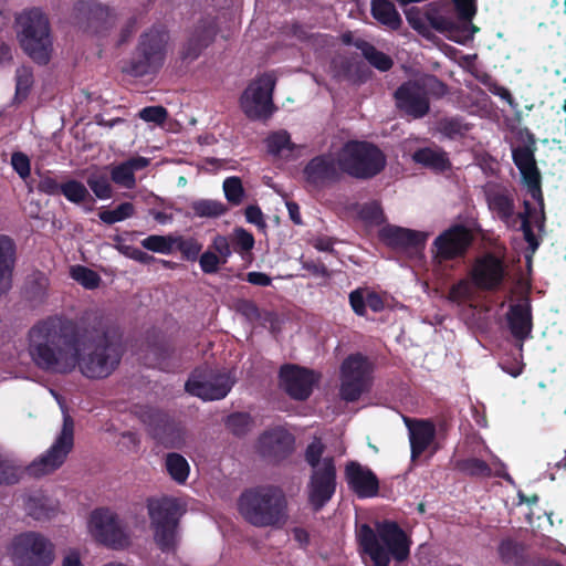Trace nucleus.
<instances>
[{
    "mask_svg": "<svg viewBox=\"0 0 566 566\" xmlns=\"http://www.w3.org/2000/svg\"><path fill=\"white\" fill-rule=\"evenodd\" d=\"M254 237L251 232L243 228H237L233 232L232 245L233 251L244 258L245 253H250L254 248Z\"/></svg>",
    "mask_w": 566,
    "mask_h": 566,
    "instance_id": "obj_56",
    "label": "nucleus"
},
{
    "mask_svg": "<svg viewBox=\"0 0 566 566\" xmlns=\"http://www.w3.org/2000/svg\"><path fill=\"white\" fill-rule=\"evenodd\" d=\"M497 551L501 560L505 564L518 565L523 559V545L512 538L503 539Z\"/></svg>",
    "mask_w": 566,
    "mask_h": 566,
    "instance_id": "obj_47",
    "label": "nucleus"
},
{
    "mask_svg": "<svg viewBox=\"0 0 566 566\" xmlns=\"http://www.w3.org/2000/svg\"><path fill=\"white\" fill-rule=\"evenodd\" d=\"M146 506L155 544L163 553H175L179 543V522L184 514L180 502L169 496L149 497Z\"/></svg>",
    "mask_w": 566,
    "mask_h": 566,
    "instance_id": "obj_5",
    "label": "nucleus"
},
{
    "mask_svg": "<svg viewBox=\"0 0 566 566\" xmlns=\"http://www.w3.org/2000/svg\"><path fill=\"white\" fill-rule=\"evenodd\" d=\"M275 78L271 74H263L252 81L240 97V107L251 120H266L276 111L273 103Z\"/></svg>",
    "mask_w": 566,
    "mask_h": 566,
    "instance_id": "obj_11",
    "label": "nucleus"
},
{
    "mask_svg": "<svg viewBox=\"0 0 566 566\" xmlns=\"http://www.w3.org/2000/svg\"><path fill=\"white\" fill-rule=\"evenodd\" d=\"M428 234L421 231L387 224L379 230V239L387 247L402 251H421Z\"/></svg>",
    "mask_w": 566,
    "mask_h": 566,
    "instance_id": "obj_26",
    "label": "nucleus"
},
{
    "mask_svg": "<svg viewBox=\"0 0 566 566\" xmlns=\"http://www.w3.org/2000/svg\"><path fill=\"white\" fill-rule=\"evenodd\" d=\"M473 240V233L468 227L460 223L452 224L432 242L431 252L434 263L441 265L448 261L464 259Z\"/></svg>",
    "mask_w": 566,
    "mask_h": 566,
    "instance_id": "obj_14",
    "label": "nucleus"
},
{
    "mask_svg": "<svg viewBox=\"0 0 566 566\" xmlns=\"http://www.w3.org/2000/svg\"><path fill=\"white\" fill-rule=\"evenodd\" d=\"M473 297V290L470 282L462 279L454 283L449 291V298L452 302H465Z\"/></svg>",
    "mask_w": 566,
    "mask_h": 566,
    "instance_id": "obj_63",
    "label": "nucleus"
},
{
    "mask_svg": "<svg viewBox=\"0 0 566 566\" xmlns=\"http://www.w3.org/2000/svg\"><path fill=\"white\" fill-rule=\"evenodd\" d=\"M345 480L348 488L359 497H374L379 491L377 475L357 461H349L345 467Z\"/></svg>",
    "mask_w": 566,
    "mask_h": 566,
    "instance_id": "obj_27",
    "label": "nucleus"
},
{
    "mask_svg": "<svg viewBox=\"0 0 566 566\" xmlns=\"http://www.w3.org/2000/svg\"><path fill=\"white\" fill-rule=\"evenodd\" d=\"M361 553L368 556L373 566H389L390 560L401 564L410 556L412 541L400 525L390 520L376 523V530L363 524L357 533Z\"/></svg>",
    "mask_w": 566,
    "mask_h": 566,
    "instance_id": "obj_2",
    "label": "nucleus"
},
{
    "mask_svg": "<svg viewBox=\"0 0 566 566\" xmlns=\"http://www.w3.org/2000/svg\"><path fill=\"white\" fill-rule=\"evenodd\" d=\"M176 237L151 234L142 241L143 248L148 251L169 254L175 248Z\"/></svg>",
    "mask_w": 566,
    "mask_h": 566,
    "instance_id": "obj_51",
    "label": "nucleus"
},
{
    "mask_svg": "<svg viewBox=\"0 0 566 566\" xmlns=\"http://www.w3.org/2000/svg\"><path fill=\"white\" fill-rule=\"evenodd\" d=\"M358 216L363 221L371 224L378 226L385 221L382 207L377 200L361 205L358 210Z\"/></svg>",
    "mask_w": 566,
    "mask_h": 566,
    "instance_id": "obj_55",
    "label": "nucleus"
},
{
    "mask_svg": "<svg viewBox=\"0 0 566 566\" xmlns=\"http://www.w3.org/2000/svg\"><path fill=\"white\" fill-rule=\"evenodd\" d=\"M396 108L407 117L420 119L430 112V99L420 91L418 82L408 80L394 92Z\"/></svg>",
    "mask_w": 566,
    "mask_h": 566,
    "instance_id": "obj_21",
    "label": "nucleus"
},
{
    "mask_svg": "<svg viewBox=\"0 0 566 566\" xmlns=\"http://www.w3.org/2000/svg\"><path fill=\"white\" fill-rule=\"evenodd\" d=\"M148 353L153 356L151 366L165 371L170 370V358L175 353V347L170 342L164 337L156 338L154 342L148 343Z\"/></svg>",
    "mask_w": 566,
    "mask_h": 566,
    "instance_id": "obj_37",
    "label": "nucleus"
},
{
    "mask_svg": "<svg viewBox=\"0 0 566 566\" xmlns=\"http://www.w3.org/2000/svg\"><path fill=\"white\" fill-rule=\"evenodd\" d=\"M233 384L228 373L212 369L205 364L192 370L185 388L187 392L202 400H220L230 392Z\"/></svg>",
    "mask_w": 566,
    "mask_h": 566,
    "instance_id": "obj_13",
    "label": "nucleus"
},
{
    "mask_svg": "<svg viewBox=\"0 0 566 566\" xmlns=\"http://www.w3.org/2000/svg\"><path fill=\"white\" fill-rule=\"evenodd\" d=\"M355 46L361 51L364 57L370 63V65L378 71L387 72L394 66L392 59L388 54L377 50L369 42L359 39L355 41Z\"/></svg>",
    "mask_w": 566,
    "mask_h": 566,
    "instance_id": "obj_38",
    "label": "nucleus"
},
{
    "mask_svg": "<svg viewBox=\"0 0 566 566\" xmlns=\"http://www.w3.org/2000/svg\"><path fill=\"white\" fill-rule=\"evenodd\" d=\"M505 277L503 261L493 253H486L476 259L472 271L473 284L483 291H494L501 286Z\"/></svg>",
    "mask_w": 566,
    "mask_h": 566,
    "instance_id": "obj_24",
    "label": "nucleus"
},
{
    "mask_svg": "<svg viewBox=\"0 0 566 566\" xmlns=\"http://www.w3.org/2000/svg\"><path fill=\"white\" fill-rule=\"evenodd\" d=\"M454 4L459 22L460 33L457 39H464L465 41L473 38L479 28L472 23L476 14V0H451Z\"/></svg>",
    "mask_w": 566,
    "mask_h": 566,
    "instance_id": "obj_32",
    "label": "nucleus"
},
{
    "mask_svg": "<svg viewBox=\"0 0 566 566\" xmlns=\"http://www.w3.org/2000/svg\"><path fill=\"white\" fill-rule=\"evenodd\" d=\"M253 423L252 416L244 411L232 412L224 420L226 428L238 438L247 436L251 431Z\"/></svg>",
    "mask_w": 566,
    "mask_h": 566,
    "instance_id": "obj_42",
    "label": "nucleus"
},
{
    "mask_svg": "<svg viewBox=\"0 0 566 566\" xmlns=\"http://www.w3.org/2000/svg\"><path fill=\"white\" fill-rule=\"evenodd\" d=\"M11 555L17 566H50L54 559V547L42 534L25 532L13 538Z\"/></svg>",
    "mask_w": 566,
    "mask_h": 566,
    "instance_id": "obj_12",
    "label": "nucleus"
},
{
    "mask_svg": "<svg viewBox=\"0 0 566 566\" xmlns=\"http://www.w3.org/2000/svg\"><path fill=\"white\" fill-rule=\"evenodd\" d=\"M75 22L86 30L99 33L113 24V14L107 6L94 0H80L74 4Z\"/></svg>",
    "mask_w": 566,
    "mask_h": 566,
    "instance_id": "obj_25",
    "label": "nucleus"
},
{
    "mask_svg": "<svg viewBox=\"0 0 566 566\" xmlns=\"http://www.w3.org/2000/svg\"><path fill=\"white\" fill-rule=\"evenodd\" d=\"M139 118L148 122L161 125L168 117V112L164 106H146L139 111Z\"/></svg>",
    "mask_w": 566,
    "mask_h": 566,
    "instance_id": "obj_64",
    "label": "nucleus"
},
{
    "mask_svg": "<svg viewBox=\"0 0 566 566\" xmlns=\"http://www.w3.org/2000/svg\"><path fill=\"white\" fill-rule=\"evenodd\" d=\"M60 190L61 195L71 203L82 205L87 200L94 202L87 187L77 179L67 178L63 180Z\"/></svg>",
    "mask_w": 566,
    "mask_h": 566,
    "instance_id": "obj_39",
    "label": "nucleus"
},
{
    "mask_svg": "<svg viewBox=\"0 0 566 566\" xmlns=\"http://www.w3.org/2000/svg\"><path fill=\"white\" fill-rule=\"evenodd\" d=\"M62 186V181H59L56 177L52 176L50 171L40 175L39 182L36 185V190L40 193H44L48 196H61L60 187Z\"/></svg>",
    "mask_w": 566,
    "mask_h": 566,
    "instance_id": "obj_62",
    "label": "nucleus"
},
{
    "mask_svg": "<svg viewBox=\"0 0 566 566\" xmlns=\"http://www.w3.org/2000/svg\"><path fill=\"white\" fill-rule=\"evenodd\" d=\"M218 24L214 18H201L187 40L181 44L178 59L181 64L189 65L195 62L216 39Z\"/></svg>",
    "mask_w": 566,
    "mask_h": 566,
    "instance_id": "obj_19",
    "label": "nucleus"
},
{
    "mask_svg": "<svg viewBox=\"0 0 566 566\" xmlns=\"http://www.w3.org/2000/svg\"><path fill=\"white\" fill-rule=\"evenodd\" d=\"M268 150L272 155H279L283 149H293L291 136L286 130L272 133L266 138Z\"/></svg>",
    "mask_w": 566,
    "mask_h": 566,
    "instance_id": "obj_60",
    "label": "nucleus"
},
{
    "mask_svg": "<svg viewBox=\"0 0 566 566\" xmlns=\"http://www.w3.org/2000/svg\"><path fill=\"white\" fill-rule=\"evenodd\" d=\"M455 470L471 478H490L492 475L491 467L479 458H465L457 460Z\"/></svg>",
    "mask_w": 566,
    "mask_h": 566,
    "instance_id": "obj_40",
    "label": "nucleus"
},
{
    "mask_svg": "<svg viewBox=\"0 0 566 566\" xmlns=\"http://www.w3.org/2000/svg\"><path fill=\"white\" fill-rule=\"evenodd\" d=\"M71 274L76 282L88 290L98 287L101 283V276L86 266L77 265L72 269Z\"/></svg>",
    "mask_w": 566,
    "mask_h": 566,
    "instance_id": "obj_57",
    "label": "nucleus"
},
{
    "mask_svg": "<svg viewBox=\"0 0 566 566\" xmlns=\"http://www.w3.org/2000/svg\"><path fill=\"white\" fill-rule=\"evenodd\" d=\"M471 128L472 125L459 116L444 117L438 123L439 132L450 139L464 137Z\"/></svg>",
    "mask_w": 566,
    "mask_h": 566,
    "instance_id": "obj_44",
    "label": "nucleus"
},
{
    "mask_svg": "<svg viewBox=\"0 0 566 566\" xmlns=\"http://www.w3.org/2000/svg\"><path fill=\"white\" fill-rule=\"evenodd\" d=\"M335 459L323 458L321 469L312 470L307 483L308 503L315 512L321 511L334 496L337 486Z\"/></svg>",
    "mask_w": 566,
    "mask_h": 566,
    "instance_id": "obj_16",
    "label": "nucleus"
},
{
    "mask_svg": "<svg viewBox=\"0 0 566 566\" xmlns=\"http://www.w3.org/2000/svg\"><path fill=\"white\" fill-rule=\"evenodd\" d=\"M535 139L531 136L530 145L517 146L512 149V159L521 172L527 191L541 207H544L542 192V177L535 159Z\"/></svg>",
    "mask_w": 566,
    "mask_h": 566,
    "instance_id": "obj_18",
    "label": "nucleus"
},
{
    "mask_svg": "<svg viewBox=\"0 0 566 566\" xmlns=\"http://www.w3.org/2000/svg\"><path fill=\"white\" fill-rule=\"evenodd\" d=\"M73 447L74 420L67 412H64L61 432L46 452L28 465V473L39 478L55 472L64 464Z\"/></svg>",
    "mask_w": 566,
    "mask_h": 566,
    "instance_id": "obj_10",
    "label": "nucleus"
},
{
    "mask_svg": "<svg viewBox=\"0 0 566 566\" xmlns=\"http://www.w3.org/2000/svg\"><path fill=\"white\" fill-rule=\"evenodd\" d=\"M506 322L512 336L521 343V345L532 337L533 314L532 304L528 297L520 300L515 304H511L506 313Z\"/></svg>",
    "mask_w": 566,
    "mask_h": 566,
    "instance_id": "obj_28",
    "label": "nucleus"
},
{
    "mask_svg": "<svg viewBox=\"0 0 566 566\" xmlns=\"http://www.w3.org/2000/svg\"><path fill=\"white\" fill-rule=\"evenodd\" d=\"M242 517L256 527H275L287 518V500L283 490L274 485H259L244 490L238 500Z\"/></svg>",
    "mask_w": 566,
    "mask_h": 566,
    "instance_id": "obj_3",
    "label": "nucleus"
},
{
    "mask_svg": "<svg viewBox=\"0 0 566 566\" xmlns=\"http://www.w3.org/2000/svg\"><path fill=\"white\" fill-rule=\"evenodd\" d=\"M165 465L168 474L174 481L179 484H182L187 481L190 467L185 457L175 452L168 453L166 455Z\"/></svg>",
    "mask_w": 566,
    "mask_h": 566,
    "instance_id": "obj_43",
    "label": "nucleus"
},
{
    "mask_svg": "<svg viewBox=\"0 0 566 566\" xmlns=\"http://www.w3.org/2000/svg\"><path fill=\"white\" fill-rule=\"evenodd\" d=\"M49 279L42 272H35L25 283V295L30 301L43 302L46 297Z\"/></svg>",
    "mask_w": 566,
    "mask_h": 566,
    "instance_id": "obj_45",
    "label": "nucleus"
},
{
    "mask_svg": "<svg viewBox=\"0 0 566 566\" xmlns=\"http://www.w3.org/2000/svg\"><path fill=\"white\" fill-rule=\"evenodd\" d=\"M409 431L411 459H418L434 441L437 430L431 419H416L403 417Z\"/></svg>",
    "mask_w": 566,
    "mask_h": 566,
    "instance_id": "obj_29",
    "label": "nucleus"
},
{
    "mask_svg": "<svg viewBox=\"0 0 566 566\" xmlns=\"http://www.w3.org/2000/svg\"><path fill=\"white\" fill-rule=\"evenodd\" d=\"M33 72L30 67L21 66L15 71V94L14 99L19 103L24 101L33 85Z\"/></svg>",
    "mask_w": 566,
    "mask_h": 566,
    "instance_id": "obj_49",
    "label": "nucleus"
},
{
    "mask_svg": "<svg viewBox=\"0 0 566 566\" xmlns=\"http://www.w3.org/2000/svg\"><path fill=\"white\" fill-rule=\"evenodd\" d=\"M294 437L283 428L265 430L260 434L256 449L260 455L271 462L285 460L294 450Z\"/></svg>",
    "mask_w": 566,
    "mask_h": 566,
    "instance_id": "obj_22",
    "label": "nucleus"
},
{
    "mask_svg": "<svg viewBox=\"0 0 566 566\" xmlns=\"http://www.w3.org/2000/svg\"><path fill=\"white\" fill-rule=\"evenodd\" d=\"M289 33L315 51L322 50L329 45V35L314 32L312 27L298 22L291 24Z\"/></svg>",
    "mask_w": 566,
    "mask_h": 566,
    "instance_id": "obj_35",
    "label": "nucleus"
},
{
    "mask_svg": "<svg viewBox=\"0 0 566 566\" xmlns=\"http://www.w3.org/2000/svg\"><path fill=\"white\" fill-rule=\"evenodd\" d=\"M374 364L361 353L348 355L340 365V398L346 402L357 401L370 389Z\"/></svg>",
    "mask_w": 566,
    "mask_h": 566,
    "instance_id": "obj_9",
    "label": "nucleus"
},
{
    "mask_svg": "<svg viewBox=\"0 0 566 566\" xmlns=\"http://www.w3.org/2000/svg\"><path fill=\"white\" fill-rule=\"evenodd\" d=\"M20 28L18 40L23 52L39 65L51 59L52 38L48 17L36 8L22 12L17 18Z\"/></svg>",
    "mask_w": 566,
    "mask_h": 566,
    "instance_id": "obj_6",
    "label": "nucleus"
},
{
    "mask_svg": "<svg viewBox=\"0 0 566 566\" xmlns=\"http://www.w3.org/2000/svg\"><path fill=\"white\" fill-rule=\"evenodd\" d=\"M29 516L35 521H46L55 516L57 505L48 496L42 494L31 495L24 504Z\"/></svg>",
    "mask_w": 566,
    "mask_h": 566,
    "instance_id": "obj_36",
    "label": "nucleus"
},
{
    "mask_svg": "<svg viewBox=\"0 0 566 566\" xmlns=\"http://www.w3.org/2000/svg\"><path fill=\"white\" fill-rule=\"evenodd\" d=\"M111 180L126 189H134L136 187L135 174L126 161H123L111 169Z\"/></svg>",
    "mask_w": 566,
    "mask_h": 566,
    "instance_id": "obj_53",
    "label": "nucleus"
},
{
    "mask_svg": "<svg viewBox=\"0 0 566 566\" xmlns=\"http://www.w3.org/2000/svg\"><path fill=\"white\" fill-rule=\"evenodd\" d=\"M88 188L102 200L109 199L113 196V189L105 175H92L86 180Z\"/></svg>",
    "mask_w": 566,
    "mask_h": 566,
    "instance_id": "obj_58",
    "label": "nucleus"
},
{
    "mask_svg": "<svg viewBox=\"0 0 566 566\" xmlns=\"http://www.w3.org/2000/svg\"><path fill=\"white\" fill-rule=\"evenodd\" d=\"M344 172L338 165V157L322 154L308 160L303 169L305 182L314 189H323L342 180Z\"/></svg>",
    "mask_w": 566,
    "mask_h": 566,
    "instance_id": "obj_20",
    "label": "nucleus"
},
{
    "mask_svg": "<svg viewBox=\"0 0 566 566\" xmlns=\"http://www.w3.org/2000/svg\"><path fill=\"white\" fill-rule=\"evenodd\" d=\"M412 159L416 164H419L437 172H444L451 168L448 154L439 148H419L413 153Z\"/></svg>",
    "mask_w": 566,
    "mask_h": 566,
    "instance_id": "obj_34",
    "label": "nucleus"
},
{
    "mask_svg": "<svg viewBox=\"0 0 566 566\" xmlns=\"http://www.w3.org/2000/svg\"><path fill=\"white\" fill-rule=\"evenodd\" d=\"M524 212H517V218L521 221V230L523 232L524 240L527 242L528 248L535 252L539 247V241L536 238L530 221L533 208L528 201H524Z\"/></svg>",
    "mask_w": 566,
    "mask_h": 566,
    "instance_id": "obj_52",
    "label": "nucleus"
},
{
    "mask_svg": "<svg viewBox=\"0 0 566 566\" xmlns=\"http://www.w3.org/2000/svg\"><path fill=\"white\" fill-rule=\"evenodd\" d=\"M169 31L164 24H154L144 31L122 72L132 77L156 76L165 65Z\"/></svg>",
    "mask_w": 566,
    "mask_h": 566,
    "instance_id": "obj_4",
    "label": "nucleus"
},
{
    "mask_svg": "<svg viewBox=\"0 0 566 566\" xmlns=\"http://www.w3.org/2000/svg\"><path fill=\"white\" fill-rule=\"evenodd\" d=\"M413 81L418 82L420 91L424 96H428L429 99L430 96L441 98L448 94V85L436 75L426 74Z\"/></svg>",
    "mask_w": 566,
    "mask_h": 566,
    "instance_id": "obj_46",
    "label": "nucleus"
},
{
    "mask_svg": "<svg viewBox=\"0 0 566 566\" xmlns=\"http://www.w3.org/2000/svg\"><path fill=\"white\" fill-rule=\"evenodd\" d=\"M371 17L385 28L397 31L402 24L400 13L390 0H371Z\"/></svg>",
    "mask_w": 566,
    "mask_h": 566,
    "instance_id": "obj_33",
    "label": "nucleus"
},
{
    "mask_svg": "<svg viewBox=\"0 0 566 566\" xmlns=\"http://www.w3.org/2000/svg\"><path fill=\"white\" fill-rule=\"evenodd\" d=\"M325 451V446L321 441V439L315 438L305 450L304 459L306 463L313 469H321L322 464V455Z\"/></svg>",
    "mask_w": 566,
    "mask_h": 566,
    "instance_id": "obj_61",
    "label": "nucleus"
},
{
    "mask_svg": "<svg viewBox=\"0 0 566 566\" xmlns=\"http://www.w3.org/2000/svg\"><path fill=\"white\" fill-rule=\"evenodd\" d=\"M135 213V207L132 202H122L113 210H101L98 218L106 224H114L132 218Z\"/></svg>",
    "mask_w": 566,
    "mask_h": 566,
    "instance_id": "obj_50",
    "label": "nucleus"
},
{
    "mask_svg": "<svg viewBox=\"0 0 566 566\" xmlns=\"http://www.w3.org/2000/svg\"><path fill=\"white\" fill-rule=\"evenodd\" d=\"M81 327L63 315L38 321L28 332V353L36 368L67 375L78 367L88 379H104L120 364L123 346L102 315L86 318Z\"/></svg>",
    "mask_w": 566,
    "mask_h": 566,
    "instance_id": "obj_1",
    "label": "nucleus"
},
{
    "mask_svg": "<svg viewBox=\"0 0 566 566\" xmlns=\"http://www.w3.org/2000/svg\"><path fill=\"white\" fill-rule=\"evenodd\" d=\"M315 381L314 371L305 367L284 365L280 369L281 387L294 400H306L313 392Z\"/></svg>",
    "mask_w": 566,
    "mask_h": 566,
    "instance_id": "obj_23",
    "label": "nucleus"
},
{
    "mask_svg": "<svg viewBox=\"0 0 566 566\" xmlns=\"http://www.w3.org/2000/svg\"><path fill=\"white\" fill-rule=\"evenodd\" d=\"M90 528L95 539L112 548H124L129 538L117 515L109 509L101 507L92 512Z\"/></svg>",
    "mask_w": 566,
    "mask_h": 566,
    "instance_id": "obj_17",
    "label": "nucleus"
},
{
    "mask_svg": "<svg viewBox=\"0 0 566 566\" xmlns=\"http://www.w3.org/2000/svg\"><path fill=\"white\" fill-rule=\"evenodd\" d=\"M15 253L14 241L8 235L0 234V297L11 289Z\"/></svg>",
    "mask_w": 566,
    "mask_h": 566,
    "instance_id": "obj_31",
    "label": "nucleus"
},
{
    "mask_svg": "<svg viewBox=\"0 0 566 566\" xmlns=\"http://www.w3.org/2000/svg\"><path fill=\"white\" fill-rule=\"evenodd\" d=\"M143 423L150 437L167 449H179L185 442L184 431L166 412L146 408L140 413Z\"/></svg>",
    "mask_w": 566,
    "mask_h": 566,
    "instance_id": "obj_15",
    "label": "nucleus"
},
{
    "mask_svg": "<svg viewBox=\"0 0 566 566\" xmlns=\"http://www.w3.org/2000/svg\"><path fill=\"white\" fill-rule=\"evenodd\" d=\"M222 189L227 201L231 206H240L245 198V190L240 177L231 176L223 180Z\"/></svg>",
    "mask_w": 566,
    "mask_h": 566,
    "instance_id": "obj_48",
    "label": "nucleus"
},
{
    "mask_svg": "<svg viewBox=\"0 0 566 566\" xmlns=\"http://www.w3.org/2000/svg\"><path fill=\"white\" fill-rule=\"evenodd\" d=\"M195 217L198 218H219L228 212V207L212 199H199L190 203Z\"/></svg>",
    "mask_w": 566,
    "mask_h": 566,
    "instance_id": "obj_41",
    "label": "nucleus"
},
{
    "mask_svg": "<svg viewBox=\"0 0 566 566\" xmlns=\"http://www.w3.org/2000/svg\"><path fill=\"white\" fill-rule=\"evenodd\" d=\"M405 14L409 25L428 40H431L433 31H437L457 43L465 42L464 39H457L461 35L459 22L446 15L444 7L438 2H430L423 9L411 7Z\"/></svg>",
    "mask_w": 566,
    "mask_h": 566,
    "instance_id": "obj_8",
    "label": "nucleus"
},
{
    "mask_svg": "<svg viewBox=\"0 0 566 566\" xmlns=\"http://www.w3.org/2000/svg\"><path fill=\"white\" fill-rule=\"evenodd\" d=\"M20 468L0 453V484H15L20 480Z\"/></svg>",
    "mask_w": 566,
    "mask_h": 566,
    "instance_id": "obj_59",
    "label": "nucleus"
},
{
    "mask_svg": "<svg viewBox=\"0 0 566 566\" xmlns=\"http://www.w3.org/2000/svg\"><path fill=\"white\" fill-rule=\"evenodd\" d=\"M386 164L382 150L369 142L349 140L338 151L340 170L355 179H373L385 169Z\"/></svg>",
    "mask_w": 566,
    "mask_h": 566,
    "instance_id": "obj_7",
    "label": "nucleus"
},
{
    "mask_svg": "<svg viewBox=\"0 0 566 566\" xmlns=\"http://www.w3.org/2000/svg\"><path fill=\"white\" fill-rule=\"evenodd\" d=\"M490 211L507 228H515L518 221L515 213L514 197L507 189H490L485 192Z\"/></svg>",
    "mask_w": 566,
    "mask_h": 566,
    "instance_id": "obj_30",
    "label": "nucleus"
},
{
    "mask_svg": "<svg viewBox=\"0 0 566 566\" xmlns=\"http://www.w3.org/2000/svg\"><path fill=\"white\" fill-rule=\"evenodd\" d=\"M175 247L187 261H196L202 250V244L195 238L176 237Z\"/></svg>",
    "mask_w": 566,
    "mask_h": 566,
    "instance_id": "obj_54",
    "label": "nucleus"
}]
</instances>
